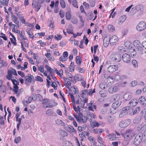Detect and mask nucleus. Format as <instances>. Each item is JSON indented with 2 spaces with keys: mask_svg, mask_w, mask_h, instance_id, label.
<instances>
[{
  "mask_svg": "<svg viewBox=\"0 0 146 146\" xmlns=\"http://www.w3.org/2000/svg\"><path fill=\"white\" fill-rule=\"evenodd\" d=\"M1 35L0 37L2 38H3L4 40H7V37L6 36L5 34H4L3 33H1Z\"/></svg>",
  "mask_w": 146,
  "mask_h": 146,
  "instance_id": "61",
  "label": "nucleus"
},
{
  "mask_svg": "<svg viewBox=\"0 0 146 146\" xmlns=\"http://www.w3.org/2000/svg\"><path fill=\"white\" fill-rule=\"evenodd\" d=\"M108 30L110 31L111 32H113L114 31L115 29L113 26L112 25H108Z\"/></svg>",
  "mask_w": 146,
  "mask_h": 146,
  "instance_id": "39",
  "label": "nucleus"
},
{
  "mask_svg": "<svg viewBox=\"0 0 146 146\" xmlns=\"http://www.w3.org/2000/svg\"><path fill=\"white\" fill-rule=\"evenodd\" d=\"M131 57L128 54H124L122 56V58L124 62L126 63H129L131 60Z\"/></svg>",
  "mask_w": 146,
  "mask_h": 146,
  "instance_id": "13",
  "label": "nucleus"
},
{
  "mask_svg": "<svg viewBox=\"0 0 146 146\" xmlns=\"http://www.w3.org/2000/svg\"><path fill=\"white\" fill-rule=\"evenodd\" d=\"M46 114L49 116L52 115L53 114L52 110L51 109H48L46 111Z\"/></svg>",
  "mask_w": 146,
  "mask_h": 146,
  "instance_id": "43",
  "label": "nucleus"
},
{
  "mask_svg": "<svg viewBox=\"0 0 146 146\" xmlns=\"http://www.w3.org/2000/svg\"><path fill=\"white\" fill-rule=\"evenodd\" d=\"M17 78L15 77H13V78H12L11 79L9 80H11L13 82L14 85H19V83L18 81L16 80H15V79Z\"/></svg>",
  "mask_w": 146,
  "mask_h": 146,
  "instance_id": "34",
  "label": "nucleus"
},
{
  "mask_svg": "<svg viewBox=\"0 0 146 146\" xmlns=\"http://www.w3.org/2000/svg\"><path fill=\"white\" fill-rule=\"evenodd\" d=\"M26 31L29 35V37L30 38H32L33 39L34 38V36L31 31V29L30 28L27 29L26 30Z\"/></svg>",
  "mask_w": 146,
  "mask_h": 146,
  "instance_id": "25",
  "label": "nucleus"
},
{
  "mask_svg": "<svg viewBox=\"0 0 146 146\" xmlns=\"http://www.w3.org/2000/svg\"><path fill=\"white\" fill-rule=\"evenodd\" d=\"M68 128L69 130H68V131L70 133H72L73 132L76 133V130L74 129L72 126L70 125L68 126Z\"/></svg>",
  "mask_w": 146,
  "mask_h": 146,
  "instance_id": "31",
  "label": "nucleus"
},
{
  "mask_svg": "<svg viewBox=\"0 0 146 146\" xmlns=\"http://www.w3.org/2000/svg\"><path fill=\"white\" fill-rule=\"evenodd\" d=\"M88 133L87 132L85 131L82 132L80 134H79V136L81 138V140L82 141L85 138V134L87 135Z\"/></svg>",
  "mask_w": 146,
  "mask_h": 146,
  "instance_id": "33",
  "label": "nucleus"
},
{
  "mask_svg": "<svg viewBox=\"0 0 146 146\" xmlns=\"http://www.w3.org/2000/svg\"><path fill=\"white\" fill-rule=\"evenodd\" d=\"M87 121V118L86 117L82 116L81 117V123L83 122V123H86Z\"/></svg>",
  "mask_w": 146,
  "mask_h": 146,
  "instance_id": "60",
  "label": "nucleus"
},
{
  "mask_svg": "<svg viewBox=\"0 0 146 146\" xmlns=\"http://www.w3.org/2000/svg\"><path fill=\"white\" fill-rule=\"evenodd\" d=\"M37 42L38 43L40 44V46L42 47H44L46 45V43L42 42L41 40H39Z\"/></svg>",
  "mask_w": 146,
  "mask_h": 146,
  "instance_id": "51",
  "label": "nucleus"
},
{
  "mask_svg": "<svg viewBox=\"0 0 146 146\" xmlns=\"http://www.w3.org/2000/svg\"><path fill=\"white\" fill-rule=\"evenodd\" d=\"M83 5L85 7V8L87 9H88L90 7V5L89 4L86 3L85 2H84L83 3Z\"/></svg>",
  "mask_w": 146,
  "mask_h": 146,
  "instance_id": "59",
  "label": "nucleus"
},
{
  "mask_svg": "<svg viewBox=\"0 0 146 146\" xmlns=\"http://www.w3.org/2000/svg\"><path fill=\"white\" fill-rule=\"evenodd\" d=\"M11 18L12 19V21L17 25V26L18 27H19V22L17 21L18 19L13 13H11Z\"/></svg>",
  "mask_w": 146,
  "mask_h": 146,
  "instance_id": "16",
  "label": "nucleus"
},
{
  "mask_svg": "<svg viewBox=\"0 0 146 146\" xmlns=\"http://www.w3.org/2000/svg\"><path fill=\"white\" fill-rule=\"evenodd\" d=\"M132 95L129 93H126L123 96L124 99L127 100H129L132 98Z\"/></svg>",
  "mask_w": 146,
  "mask_h": 146,
  "instance_id": "23",
  "label": "nucleus"
},
{
  "mask_svg": "<svg viewBox=\"0 0 146 146\" xmlns=\"http://www.w3.org/2000/svg\"><path fill=\"white\" fill-rule=\"evenodd\" d=\"M38 70L42 73L44 72V66L42 65L40 66L38 69Z\"/></svg>",
  "mask_w": 146,
  "mask_h": 146,
  "instance_id": "47",
  "label": "nucleus"
},
{
  "mask_svg": "<svg viewBox=\"0 0 146 146\" xmlns=\"http://www.w3.org/2000/svg\"><path fill=\"white\" fill-rule=\"evenodd\" d=\"M66 19L68 20H70V18L71 17V14L70 11H68L66 13L65 15Z\"/></svg>",
  "mask_w": 146,
  "mask_h": 146,
  "instance_id": "37",
  "label": "nucleus"
},
{
  "mask_svg": "<svg viewBox=\"0 0 146 146\" xmlns=\"http://www.w3.org/2000/svg\"><path fill=\"white\" fill-rule=\"evenodd\" d=\"M143 47H141L139 49H137L138 53L141 54H143L146 52L145 50L144 49Z\"/></svg>",
  "mask_w": 146,
  "mask_h": 146,
  "instance_id": "27",
  "label": "nucleus"
},
{
  "mask_svg": "<svg viewBox=\"0 0 146 146\" xmlns=\"http://www.w3.org/2000/svg\"><path fill=\"white\" fill-rule=\"evenodd\" d=\"M146 27V24L144 21L139 22L137 25L136 29L138 31H141L144 30Z\"/></svg>",
  "mask_w": 146,
  "mask_h": 146,
  "instance_id": "8",
  "label": "nucleus"
},
{
  "mask_svg": "<svg viewBox=\"0 0 146 146\" xmlns=\"http://www.w3.org/2000/svg\"><path fill=\"white\" fill-rule=\"evenodd\" d=\"M44 0H33L32 6L33 7L36 8V11L38 12L40 9L41 7L40 4L43 3Z\"/></svg>",
  "mask_w": 146,
  "mask_h": 146,
  "instance_id": "4",
  "label": "nucleus"
},
{
  "mask_svg": "<svg viewBox=\"0 0 146 146\" xmlns=\"http://www.w3.org/2000/svg\"><path fill=\"white\" fill-rule=\"evenodd\" d=\"M72 23L73 24H75L77 22V19L76 17H73L71 20Z\"/></svg>",
  "mask_w": 146,
  "mask_h": 146,
  "instance_id": "56",
  "label": "nucleus"
},
{
  "mask_svg": "<svg viewBox=\"0 0 146 146\" xmlns=\"http://www.w3.org/2000/svg\"><path fill=\"white\" fill-rule=\"evenodd\" d=\"M132 64L133 66L135 68H137L138 67V64L136 60H133L132 62Z\"/></svg>",
  "mask_w": 146,
  "mask_h": 146,
  "instance_id": "42",
  "label": "nucleus"
},
{
  "mask_svg": "<svg viewBox=\"0 0 146 146\" xmlns=\"http://www.w3.org/2000/svg\"><path fill=\"white\" fill-rule=\"evenodd\" d=\"M81 58L78 56H77L76 57V62L77 64H80L81 63Z\"/></svg>",
  "mask_w": 146,
  "mask_h": 146,
  "instance_id": "49",
  "label": "nucleus"
},
{
  "mask_svg": "<svg viewBox=\"0 0 146 146\" xmlns=\"http://www.w3.org/2000/svg\"><path fill=\"white\" fill-rule=\"evenodd\" d=\"M140 110V108L139 107H137L135 108L134 110L133 109V115L135 114L138 111H139Z\"/></svg>",
  "mask_w": 146,
  "mask_h": 146,
  "instance_id": "58",
  "label": "nucleus"
},
{
  "mask_svg": "<svg viewBox=\"0 0 146 146\" xmlns=\"http://www.w3.org/2000/svg\"><path fill=\"white\" fill-rule=\"evenodd\" d=\"M110 59L113 62H119L121 60V56L118 52H113L110 56Z\"/></svg>",
  "mask_w": 146,
  "mask_h": 146,
  "instance_id": "3",
  "label": "nucleus"
},
{
  "mask_svg": "<svg viewBox=\"0 0 146 146\" xmlns=\"http://www.w3.org/2000/svg\"><path fill=\"white\" fill-rule=\"evenodd\" d=\"M104 76L105 78L108 79H110L112 80L113 79V78L110 76V75L108 73H105L104 75Z\"/></svg>",
  "mask_w": 146,
  "mask_h": 146,
  "instance_id": "48",
  "label": "nucleus"
},
{
  "mask_svg": "<svg viewBox=\"0 0 146 146\" xmlns=\"http://www.w3.org/2000/svg\"><path fill=\"white\" fill-rule=\"evenodd\" d=\"M65 146H73L72 143L69 141H67L66 143Z\"/></svg>",
  "mask_w": 146,
  "mask_h": 146,
  "instance_id": "63",
  "label": "nucleus"
},
{
  "mask_svg": "<svg viewBox=\"0 0 146 146\" xmlns=\"http://www.w3.org/2000/svg\"><path fill=\"white\" fill-rule=\"evenodd\" d=\"M130 42L129 41L127 40L125 42L124 45L127 48H130Z\"/></svg>",
  "mask_w": 146,
  "mask_h": 146,
  "instance_id": "38",
  "label": "nucleus"
},
{
  "mask_svg": "<svg viewBox=\"0 0 146 146\" xmlns=\"http://www.w3.org/2000/svg\"><path fill=\"white\" fill-rule=\"evenodd\" d=\"M108 136L109 137L108 139L110 141L114 140L115 139V135L114 134H110L108 135Z\"/></svg>",
  "mask_w": 146,
  "mask_h": 146,
  "instance_id": "32",
  "label": "nucleus"
},
{
  "mask_svg": "<svg viewBox=\"0 0 146 146\" xmlns=\"http://www.w3.org/2000/svg\"><path fill=\"white\" fill-rule=\"evenodd\" d=\"M108 39L107 37L105 38L103 40V44L104 46L105 47H107L110 43L109 41V39L108 40Z\"/></svg>",
  "mask_w": 146,
  "mask_h": 146,
  "instance_id": "28",
  "label": "nucleus"
},
{
  "mask_svg": "<svg viewBox=\"0 0 146 146\" xmlns=\"http://www.w3.org/2000/svg\"><path fill=\"white\" fill-rule=\"evenodd\" d=\"M18 74L21 77H23L25 76V75L24 72L21 71H18Z\"/></svg>",
  "mask_w": 146,
  "mask_h": 146,
  "instance_id": "62",
  "label": "nucleus"
},
{
  "mask_svg": "<svg viewBox=\"0 0 146 146\" xmlns=\"http://www.w3.org/2000/svg\"><path fill=\"white\" fill-rule=\"evenodd\" d=\"M51 85L52 87H54V88L55 90L57 89V86L55 82H53L51 84Z\"/></svg>",
  "mask_w": 146,
  "mask_h": 146,
  "instance_id": "57",
  "label": "nucleus"
},
{
  "mask_svg": "<svg viewBox=\"0 0 146 146\" xmlns=\"http://www.w3.org/2000/svg\"><path fill=\"white\" fill-rule=\"evenodd\" d=\"M119 86L117 84H115L109 87L108 91L110 93L113 94L119 91Z\"/></svg>",
  "mask_w": 146,
  "mask_h": 146,
  "instance_id": "7",
  "label": "nucleus"
},
{
  "mask_svg": "<svg viewBox=\"0 0 146 146\" xmlns=\"http://www.w3.org/2000/svg\"><path fill=\"white\" fill-rule=\"evenodd\" d=\"M128 53L131 57H133L135 55L136 52L134 49L131 48L130 49L129 52H128Z\"/></svg>",
  "mask_w": 146,
  "mask_h": 146,
  "instance_id": "24",
  "label": "nucleus"
},
{
  "mask_svg": "<svg viewBox=\"0 0 146 146\" xmlns=\"http://www.w3.org/2000/svg\"><path fill=\"white\" fill-rule=\"evenodd\" d=\"M20 38L21 40L23 41L24 40H27V38L25 35V32L24 31L21 32L20 35Z\"/></svg>",
  "mask_w": 146,
  "mask_h": 146,
  "instance_id": "29",
  "label": "nucleus"
},
{
  "mask_svg": "<svg viewBox=\"0 0 146 146\" xmlns=\"http://www.w3.org/2000/svg\"><path fill=\"white\" fill-rule=\"evenodd\" d=\"M55 122L56 124L62 126L64 124L62 121L59 119H57L56 120Z\"/></svg>",
  "mask_w": 146,
  "mask_h": 146,
  "instance_id": "36",
  "label": "nucleus"
},
{
  "mask_svg": "<svg viewBox=\"0 0 146 146\" xmlns=\"http://www.w3.org/2000/svg\"><path fill=\"white\" fill-rule=\"evenodd\" d=\"M137 103V101L136 99H133L130 101L129 104L131 106L133 107L136 105Z\"/></svg>",
  "mask_w": 146,
  "mask_h": 146,
  "instance_id": "22",
  "label": "nucleus"
},
{
  "mask_svg": "<svg viewBox=\"0 0 146 146\" xmlns=\"http://www.w3.org/2000/svg\"><path fill=\"white\" fill-rule=\"evenodd\" d=\"M103 129H94L93 130V132L96 134L100 135L102 132L104 131Z\"/></svg>",
  "mask_w": 146,
  "mask_h": 146,
  "instance_id": "20",
  "label": "nucleus"
},
{
  "mask_svg": "<svg viewBox=\"0 0 146 146\" xmlns=\"http://www.w3.org/2000/svg\"><path fill=\"white\" fill-rule=\"evenodd\" d=\"M62 38V36L61 35H58L57 36L56 35L54 36L55 39L58 40H60Z\"/></svg>",
  "mask_w": 146,
  "mask_h": 146,
  "instance_id": "55",
  "label": "nucleus"
},
{
  "mask_svg": "<svg viewBox=\"0 0 146 146\" xmlns=\"http://www.w3.org/2000/svg\"><path fill=\"white\" fill-rule=\"evenodd\" d=\"M21 137L20 136L18 137L15 139V143L17 144L21 141Z\"/></svg>",
  "mask_w": 146,
  "mask_h": 146,
  "instance_id": "52",
  "label": "nucleus"
},
{
  "mask_svg": "<svg viewBox=\"0 0 146 146\" xmlns=\"http://www.w3.org/2000/svg\"><path fill=\"white\" fill-rule=\"evenodd\" d=\"M139 102L142 105L146 106V100L144 96H141L139 98Z\"/></svg>",
  "mask_w": 146,
  "mask_h": 146,
  "instance_id": "21",
  "label": "nucleus"
},
{
  "mask_svg": "<svg viewBox=\"0 0 146 146\" xmlns=\"http://www.w3.org/2000/svg\"><path fill=\"white\" fill-rule=\"evenodd\" d=\"M133 44L135 48L137 50L141 47V44L140 42L137 40L134 41Z\"/></svg>",
  "mask_w": 146,
  "mask_h": 146,
  "instance_id": "17",
  "label": "nucleus"
},
{
  "mask_svg": "<svg viewBox=\"0 0 146 146\" xmlns=\"http://www.w3.org/2000/svg\"><path fill=\"white\" fill-rule=\"evenodd\" d=\"M72 5L74 7L77 8H78L76 0H73L72 2Z\"/></svg>",
  "mask_w": 146,
  "mask_h": 146,
  "instance_id": "45",
  "label": "nucleus"
},
{
  "mask_svg": "<svg viewBox=\"0 0 146 146\" xmlns=\"http://www.w3.org/2000/svg\"><path fill=\"white\" fill-rule=\"evenodd\" d=\"M126 17L125 15H124L120 17L118 22V24L120 25L122 24L126 20Z\"/></svg>",
  "mask_w": 146,
  "mask_h": 146,
  "instance_id": "18",
  "label": "nucleus"
},
{
  "mask_svg": "<svg viewBox=\"0 0 146 146\" xmlns=\"http://www.w3.org/2000/svg\"><path fill=\"white\" fill-rule=\"evenodd\" d=\"M113 98L115 101L112 105L113 108L115 109L119 107L122 103V96L120 94H116L113 96Z\"/></svg>",
  "mask_w": 146,
  "mask_h": 146,
  "instance_id": "1",
  "label": "nucleus"
},
{
  "mask_svg": "<svg viewBox=\"0 0 146 146\" xmlns=\"http://www.w3.org/2000/svg\"><path fill=\"white\" fill-rule=\"evenodd\" d=\"M141 113L142 114H145V119L146 120V109H143Z\"/></svg>",
  "mask_w": 146,
  "mask_h": 146,
  "instance_id": "64",
  "label": "nucleus"
},
{
  "mask_svg": "<svg viewBox=\"0 0 146 146\" xmlns=\"http://www.w3.org/2000/svg\"><path fill=\"white\" fill-rule=\"evenodd\" d=\"M129 110V107H125L122 108L121 112L119 115V117L121 118L127 115Z\"/></svg>",
  "mask_w": 146,
  "mask_h": 146,
  "instance_id": "11",
  "label": "nucleus"
},
{
  "mask_svg": "<svg viewBox=\"0 0 146 146\" xmlns=\"http://www.w3.org/2000/svg\"><path fill=\"white\" fill-rule=\"evenodd\" d=\"M65 72L67 76H69V78H71V79L72 81L73 80V81L74 80V81H75V79H76V80H77V78H79L78 77V74H76L74 76V77H71V76H72L71 74V73L68 72L66 70H65Z\"/></svg>",
  "mask_w": 146,
  "mask_h": 146,
  "instance_id": "19",
  "label": "nucleus"
},
{
  "mask_svg": "<svg viewBox=\"0 0 146 146\" xmlns=\"http://www.w3.org/2000/svg\"><path fill=\"white\" fill-rule=\"evenodd\" d=\"M33 76L30 74H28L27 76L25 77V82L27 85L30 83L33 84L35 82Z\"/></svg>",
  "mask_w": 146,
  "mask_h": 146,
  "instance_id": "5",
  "label": "nucleus"
},
{
  "mask_svg": "<svg viewBox=\"0 0 146 146\" xmlns=\"http://www.w3.org/2000/svg\"><path fill=\"white\" fill-rule=\"evenodd\" d=\"M67 31L68 33L69 34H73V31L72 27V26H70L68 29H67Z\"/></svg>",
  "mask_w": 146,
  "mask_h": 146,
  "instance_id": "40",
  "label": "nucleus"
},
{
  "mask_svg": "<svg viewBox=\"0 0 146 146\" xmlns=\"http://www.w3.org/2000/svg\"><path fill=\"white\" fill-rule=\"evenodd\" d=\"M49 102H50L49 100L48 99L46 98L44 99L42 102V104H43L45 105L46 106L48 103Z\"/></svg>",
  "mask_w": 146,
  "mask_h": 146,
  "instance_id": "46",
  "label": "nucleus"
},
{
  "mask_svg": "<svg viewBox=\"0 0 146 146\" xmlns=\"http://www.w3.org/2000/svg\"><path fill=\"white\" fill-rule=\"evenodd\" d=\"M19 19L22 23L25 24V21L23 16L20 17Z\"/></svg>",
  "mask_w": 146,
  "mask_h": 146,
  "instance_id": "54",
  "label": "nucleus"
},
{
  "mask_svg": "<svg viewBox=\"0 0 146 146\" xmlns=\"http://www.w3.org/2000/svg\"><path fill=\"white\" fill-rule=\"evenodd\" d=\"M59 135L60 136V139L62 141H64V137L68 136V133L64 130H60L59 131Z\"/></svg>",
  "mask_w": 146,
  "mask_h": 146,
  "instance_id": "14",
  "label": "nucleus"
},
{
  "mask_svg": "<svg viewBox=\"0 0 146 146\" xmlns=\"http://www.w3.org/2000/svg\"><path fill=\"white\" fill-rule=\"evenodd\" d=\"M60 4L61 5L62 7V8H65L66 5L65 2L64 0H61L60 1Z\"/></svg>",
  "mask_w": 146,
  "mask_h": 146,
  "instance_id": "50",
  "label": "nucleus"
},
{
  "mask_svg": "<svg viewBox=\"0 0 146 146\" xmlns=\"http://www.w3.org/2000/svg\"><path fill=\"white\" fill-rule=\"evenodd\" d=\"M35 80L36 81H39L42 82L43 81L42 78L39 76H37L35 77Z\"/></svg>",
  "mask_w": 146,
  "mask_h": 146,
  "instance_id": "53",
  "label": "nucleus"
},
{
  "mask_svg": "<svg viewBox=\"0 0 146 146\" xmlns=\"http://www.w3.org/2000/svg\"><path fill=\"white\" fill-rule=\"evenodd\" d=\"M142 138V134H138L136 136L134 139L133 143L136 145H138L141 142Z\"/></svg>",
  "mask_w": 146,
  "mask_h": 146,
  "instance_id": "9",
  "label": "nucleus"
},
{
  "mask_svg": "<svg viewBox=\"0 0 146 146\" xmlns=\"http://www.w3.org/2000/svg\"><path fill=\"white\" fill-rule=\"evenodd\" d=\"M131 123V121L129 119L123 120L119 123V126L121 128H124L129 125Z\"/></svg>",
  "mask_w": 146,
  "mask_h": 146,
  "instance_id": "10",
  "label": "nucleus"
},
{
  "mask_svg": "<svg viewBox=\"0 0 146 146\" xmlns=\"http://www.w3.org/2000/svg\"><path fill=\"white\" fill-rule=\"evenodd\" d=\"M118 50L119 52H123L126 51L125 48L123 46H119L118 47Z\"/></svg>",
  "mask_w": 146,
  "mask_h": 146,
  "instance_id": "44",
  "label": "nucleus"
},
{
  "mask_svg": "<svg viewBox=\"0 0 146 146\" xmlns=\"http://www.w3.org/2000/svg\"><path fill=\"white\" fill-rule=\"evenodd\" d=\"M134 133L133 129H127L125 132L123 133L122 135L125 140H129L134 136Z\"/></svg>",
  "mask_w": 146,
  "mask_h": 146,
  "instance_id": "2",
  "label": "nucleus"
},
{
  "mask_svg": "<svg viewBox=\"0 0 146 146\" xmlns=\"http://www.w3.org/2000/svg\"><path fill=\"white\" fill-rule=\"evenodd\" d=\"M57 105L56 103L53 102H50L48 103L47 105L45 107V108H52L53 107L56 106Z\"/></svg>",
  "mask_w": 146,
  "mask_h": 146,
  "instance_id": "26",
  "label": "nucleus"
},
{
  "mask_svg": "<svg viewBox=\"0 0 146 146\" xmlns=\"http://www.w3.org/2000/svg\"><path fill=\"white\" fill-rule=\"evenodd\" d=\"M119 38L116 35H114L110 37L109 41L111 45L115 44L118 41Z\"/></svg>",
  "mask_w": 146,
  "mask_h": 146,
  "instance_id": "12",
  "label": "nucleus"
},
{
  "mask_svg": "<svg viewBox=\"0 0 146 146\" xmlns=\"http://www.w3.org/2000/svg\"><path fill=\"white\" fill-rule=\"evenodd\" d=\"M7 73L8 75H7V77L9 80L11 79L12 78H13L12 74L16 76L17 75L16 70L12 68H9L8 71Z\"/></svg>",
  "mask_w": 146,
  "mask_h": 146,
  "instance_id": "6",
  "label": "nucleus"
},
{
  "mask_svg": "<svg viewBox=\"0 0 146 146\" xmlns=\"http://www.w3.org/2000/svg\"><path fill=\"white\" fill-rule=\"evenodd\" d=\"M97 140L100 144H103L104 141H103V139L99 135H98L97 136Z\"/></svg>",
  "mask_w": 146,
  "mask_h": 146,
  "instance_id": "35",
  "label": "nucleus"
},
{
  "mask_svg": "<svg viewBox=\"0 0 146 146\" xmlns=\"http://www.w3.org/2000/svg\"><path fill=\"white\" fill-rule=\"evenodd\" d=\"M118 69L117 67L114 65H111L109 66L107 69L108 72H113L116 71Z\"/></svg>",
  "mask_w": 146,
  "mask_h": 146,
  "instance_id": "15",
  "label": "nucleus"
},
{
  "mask_svg": "<svg viewBox=\"0 0 146 146\" xmlns=\"http://www.w3.org/2000/svg\"><path fill=\"white\" fill-rule=\"evenodd\" d=\"M45 68L47 70L50 72V74L52 75L53 69L50 67L48 65L45 66Z\"/></svg>",
  "mask_w": 146,
  "mask_h": 146,
  "instance_id": "41",
  "label": "nucleus"
},
{
  "mask_svg": "<svg viewBox=\"0 0 146 146\" xmlns=\"http://www.w3.org/2000/svg\"><path fill=\"white\" fill-rule=\"evenodd\" d=\"M100 125V124L96 121H94L91 123V126L93 128L95 127H98Z\"/></svg>",
  "mask_w": 146,
  "mask_h": 146,
  "instance_id": "30",
  "label": "nucleus"
}]
</instances>
